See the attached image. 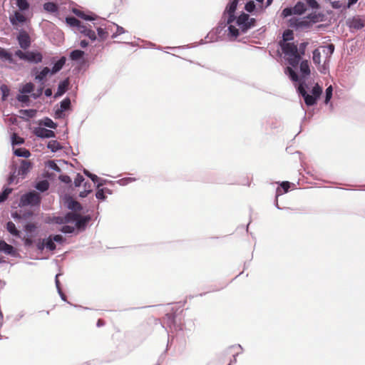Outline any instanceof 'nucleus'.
<instances>
[{"instance_id": "1", "label": "nucleus", "mask_w": 365, "mask_h": 365, "mask_svg": "<svg viewBox=\"0 0 365 365\" xmlns=\"http://www.w3.org/2000/svg\"><path fill=\"white\" fill-rule=\"evenodd\" d=\"M237 4L238 0H230L222 17L224 27L227 26V37L230 40L236 39L240 34L255 26V19L251 18L247 14L242 12L237 17L235 16Z\"/></svg>"}, {"instance_id": "2", "label": "nucleus", "mask_w": 365, "mask_h": 365, "mask_svg": "<svg viewBox=\"0 0 365 365\" xmlns=\"http://www.w3.org/2000/svg\"><path fill=\"white\" fill-rule=\"evenodd\" d=\"M300 76L297 75L295 71L292 68L287 67L284 73L289 78L295 83H298L297 91L304 98V102L307 106H312L316 104L317 98L307 93L306 89L308 86L305 83L307 78L310 75V68L309 62L307 60L302 61L299 65Z\"/></svg>"}, {"instance_id": "3", "label": "nucleus", "mask_w": 365, "mask_h": 365, "mask_svg": "<svg viewBox=\"0 0 365 365\" xmlns=\"http://www.w3.org/2000/svg\"><path fill=\"white\" fill-rule=\"evenodd\" d=\"M90 217H81L78 214L68 212L65 216L53 217V222L63 225L60 230L66 234L73 233L76 230H83L90 220Z\"/></svg>"}, {"instance_id": "4", "label": "nucleus", "mask_w": 365, "mask_h": 365, "mask_svg": "<svg viewBox=\"0 0 365 365\" xmlns=\"http://www.w3.org/2000/svg\"><path fill=\"white\" fill-rule=\"evenodd\" d=\"M334 51V46L331 43L320 46L313 51V62L321 73H326L328 71L329 63Z\"/></svg>"}, {"instance_id": "5", "label": "nucleus", "mask_w": 365, "mask_h": 365, "mask_svg": "<svg viewBox=\"0 0 365 365\" xmlns=\"http://www.w3.org/2000/svg\"><path fill=\"white\" fill-rule=\"evenodd\" d=\"M281 48L284 58L288 63L291 66L289 68H297L299 62L301 61L300 53L298 52V47L294 43L292 42H282L281 43Z\"/></svg>"}, {"instance_id": "6", "label": "nucleus", "mask_w": 365, "mask_h": 365, "mask_svg": "<svg viewBox=\"0 0 365 365\" xmlns=\"http://www.w3.org/2000/svg\"><path fill=\"white\" fill-rule=\"evenodd\" d=\"M319 8L320 6L316 0H300L294 6V14L302 15L309 9L315 11Z\"/></svg>"}, {"instance_id": "7", "label": "nucleus", "mask_w": 365, "mask_h": 365, "mask_svg": "<svg viewBox=\"0 0 365 365\" xmlns=\"http://www.w3.org/2000/svg\"><path fill=\"white\" fill-rule=\"evenodd\" d=\"M255 1L256 4L254 1H250L247 2L245 6V9L247 12L256 16L264 13L267 9L266 4L264 3V0Z\"/></svg>"}, {"instance_id": "8", "label": "nucleus", "mask_w": 365, "mask_h": 365, "mask_svg": "<svg viewBox=\"0 0 365 365\" xmlns=\"http://www.w3.org/2000/svg\"><path fill=\"white\" fill-rule=\"evenodd\" d=\"M32 168V165L29 161L22 160L21 165L17 170V174L16 175V172H14L8 179V182L9 184L12 183L16 177H19L21 179H24L26 175L29 173L30 170Z\"/></svg>"}, {"instance_id": "9", "label": "nucleus", "mask_w": 365, "mask_h": 365, "mask_svg": "<svg viewBox=\"0 0 365 365\" xmlns=\"http://www.w3.org/2000/svg\"><path fill=\"white\" fill-rule=\"evenodd\" d=\"M41 202V197L38 193L30 192L21 196L20 203L23 206L38 205Z\"/></svg>"}, {"instance_id": "10", "label": "nucleus", "mask_w": 365, "mask_h": 365, "mask_svg": "<svg viewBox=\"0 0 365 365\" xmlns=\"http://www.w3.org/2000/svg\"><path fill=\"white\" fill-rule=\"evenodd\" d=\"M64 242V238L60 235H56L54 236H49L44 239V245L46 248L50 251H53L56 249L55 242L62 244Z\"/></svg>"}, {"instance_id": "11", "label": "nucleus", "mask_w": 365, "mask_h": 365, "mask_svg": "<svg viewBox=\"0 0 365 365\" xmlns=\"http://www.w3.org/2000/svg\"><path fill=\"white\" fill-rule=\"evenodd\" d=\"M9 19L11 24L14 26H21L26 21V16L20 11H14Z\"/></svg>"}, {"instance_id": "12", "label": "nucleus", "mask_w": 365, "mask_h": 365, "mask_svg": "<svg viewBox=\"0 0 365 365\" xmlns=\"http://www.w3.org/2000/svg\"><path fill=\"white\" fill-rule=\"evenodd\" d=\"M34 133L36 136L41 138H51L56 136L53 130L42 127L35 128Z\"/></svg>"}, {"instance_id": "13", "label": "nucleus", "mask_w": 365, "mask_h": 365, "mask_svg": "<svg viewBox=\"0 0 365 365\" xmlns=\"http://www.w3.org/2000/svg\"><path fill=\"white\" fill-rule=\"evenodd\" d=\"M51 61L53 63V66L51 69V75H53L62 69L66 63V58L65 56H62L58 61H55V58H52Z\"/></svg>"}, {"instance_id": "14", "label": "nucleus", "mask_w": 365, "mask_h": 365, "mask_svg": "<svg viewBox=\"0 0 365 365\" xmlns=\"http://www.w3.org/2000/svg\"><path fill=\"white\" fill-rule=\"evenodd\" d=\"M43 56L38 51H26V61L30 63H38L42 61Z\"/></svg>"}, {"instance_id": "15", "label": "nucleus", "mask_w": 365, "mask_h": 365, "mask_svg": "<svg viewBox=\"0 0 365 365\" xmlns=\"http://www.w3.org/2000/svg\"><path fill=\"white\" fill-rule=\"evenodd\" d=\"M18 41L20 47L23 49H26L31 44L30 37L26 32L19 34L18 36Z\"/></svg>"}, {"instance_id": "16", "label": "nucleus", "mask_w": 365, "mask_h": 365, "mask_svg": "<svg viewBox=\"0 0 365 365\" xmlns=\"http://www.w3.org/2000/svg\"><path fill=\"white\" fill-rule=\"evenodd\" d=\"M81 34H83L86 36H88L91 40L94 41L96 38V35L94 31L90 27H88L86 25L82 24L79 29L78 30Z\"/></svg>"}, {"instance_id": "17", "label": "nucleus", "mask_w": 365, "mask_h": 365, "mask_svg": "<svg viewBox=\"0 0 365 365\" xmlns=\"http://www.w3.org/2000/svg\"><path fill=\"white\" fill-rule=\"evenodd\" d=\"M0 252H3L6 255L14 256L16 254V250L13 246L7 244L4 240H1L0 241Z\"/></svg>"}, {"instance_id": "18", "label": "nucleus", "mask_w": 365, "mask_h": 365, "mask_svg": "<svg viewBox=\"0 0 365 365\" xmlns=\"http://www.w3.org/2000/svg\"><path fill=\"white\" fill-rule=\"evenodd\" d=\"M71 106V100L66 98L61 102L60 108L56 110V115L58 118L61 117L63 112L69 109Z\"/></svg>"}, {"instance_id": "19", "label": "nucleus", "mask_w": 365, "mask_h": 365, "mask_svg": "<svg viewBox=\"0 0 365 365\" xmlns=\"http://www.w3.org/2000/svg\"><path fill=\"white\" fill-rule=\"evenodd\" d=\"M51 69L48 67H44L41 71L37 72L35 76V80L38 82L44 83V81L48 74H51Z\"/></svg>"}, {"instance_id": "20", "label": "nucleus", "mask_w": 365, "mask_h": 365, "mask_svg": "<svg viewBox=\"0 0 365 365\" xmlns=\"http://www.w3.org/2000/svg\"><path fill=\"white\" fill-rule=\"evenodd\" d=\"M68 86V81L64 80L59 83L58 86V89L56 93H55V98L61 96L67 90Z\"/></svg>"}, {"instance_id": "21", "label": "nucleus", "mask_w": 365, "mask_h": 365, "mask_svg": "<svg viewBox=\"0 0 365 365\" xmlns=\"http://www.w3.org/2000/svg\"><path fill=\"white\" fill-rule=\"evenodd\" d=\"M349 26L351 28L355 29H361L364 26V23L362 19H361L359 17L354 18L349 24Z\"/></svg>"}, {"instance_id": "22", "label": "nucleus", "mask_w": 365, "mask_h": 365, "mask_svg": "<svg viewBox=\"0 0 365 365\" xmlns=\"http://www.w3.org/2000/svg\"><path fill=\"white\" fill-rule=\"evenodd\" d=\"M66 21L69 26L71 28H75L77 31L79 29V27L82 25L81 21L76 19L75 17H67L66 19Z\"/></svg>"}, {"instance_id": "23", "label": "nucleus", "mask_w": 365, "mask_h": 365, "mask_svg": "<svg viewBox=\"0 0 365 365\" xmlns=\"http://www.w3.org/2000/svg\"><path fill=\"white\" fill-rule=\"evenodd\" d=\"M6 229L8 232L15 237H20V232L16 229L15 224L9 221L6 224Z\"/></svg>"}, {"instance_id": "24", "label": "nucleus", "mask_w": 365, "mask_h": 365, "mask_svg": "<svg viewBox=\"0 0 365 365\" xmlns=\"http://www.w3.org/2000/svg\"><path fill=\"white\" fill-rule=\"evenodd\" d=\"M111 30L110 24L107 26L105 29L101 27L97 28L98 35L101 40H104L107 38L109 31Z\"/></svg>"}, {"instance_id": "25", "label": "nucleus", "mask_w": 365, "mask_h": 365, "mask_svg": "<svg viewBox=\"0 0 365 365\" xmlns=\"http://www.w3.org/2000/svg\"><path fill=\"white\" fill-rule=\"evenodd\" d=\"M34 89V85L32 83H27L21 87L19 92L20 93L28 95L31 93Z\"/></svg>"}, {"instance_id": "26", "label": "nucleus", "mask_w": 365, "mask_h": 365, "mask_svg": "<svg viewBox=\"0 0 365 365\" xmlns=\"http://www.w3.org/2000/svg\"><path fill=\"white\" fill-rule=\"evenodd\" d=\"M290 187V183L287 181L282 182L281 183V187H277L276 190V197L277 198L278 196L282 195V190L284 192H287Z\"/></svg>"}, {"instance_id": "27", "label": "nucleus", "mask_w": 365, "mask_h": 365, "mask_svg": "<svg viewBox=\"0 0 365 365\" xmlns=\"http://www.w3.org/2000/svg\"><path fill=\"white\" fill-rule=\"evenodd\" d=\"M47 148L53 153L62 148V146L57 140H51L47 145Z\"/></svg>"}, {"instance_id": "28", "label": "nucleus", "mask_w": 365, "mask_h": 365, "mask_svg": "<svg viewBox=\"0 0 365 365\" xmlns=\"http://www.w3.org/2000/svg\"><path fill=\"white\" fill-rule=\"evenodd\" d=\"M40 124L52 129H56L57 128V124L49 118H43L41 121Z\"/></svg>"}, {"instance_id": "29", "label": "nucleus", "mask_w": 365, "mask_h": 365, "mask_svg": "<svg viewBox=\"0 0 365 365\" xmlns=\"http://www.w3.org/2000/svg\"><path fill=\"white\" fill-rule=\"evenodd\" d=\"M0 58L4 61H7L9 63L13 62L12 56L7 52L5 49L0 47Z\"/></svg>"}, {"instance_id": "30", "label": "nucleus", "mask_w": 365, "mask_h": 365, "mask_svg": "<svg viewBox=\"0 0 365 365\" xmlns=\"http://www.w3.org/2000/svg\"><path fill=\"white\" fill-rule=\"evenodd\" d=\"M73 12L76 16H78V17H80V18H81L83 19H85V20L91 21V20H94L95 19L94 16H93L91 15L85 14L83 11H81L79 9H73Z\"/></svg>"}, {"instance_id": "31", "label": "nucleus", "mask_w": 365, "mask_h": 365, "mask_svg": "<svg viewBox=\"0 0 365 365\" xmlns=\"http://www.w3.org/2000/svg\"><path fill=\"white\" fill-rule=\"evenodd\" d=\"M14 153L18 157L29 158L31 155L30 152L26 148L16 149Z\"/></svg>"}, {"instance_id": "32", "label": "nucleus", "mask_w": 365, "mask_h": 365, "mask_svg": "<svg viewBox=\"0 0 365 365\" xmlns=\"http://www.w3.org/2000/svg\"><path fill=\"white\" fill-rule=\"evenodd\" d=\"M16 5L20 11H26L29 8V4L27 0H16Z\"/></svg>"}, {"instance_id": "33", "label": "nucleus", "mask_w": 365, "mask_h": 365, "mask_svg": "<svg viewBox=\"0 0 365 365\" xmlns=\"http://www.w3.org/2000/svg\"><path fill=\"white\" fill-rule=\"evenodd\" d=\"M43 9L48 12L54 13L58 11L57 5L53 2H48L44 4Z\"/></svg>"}, {"instance_id": "34", "label": "nucleus", "mask_w": 365, "mask_h": 365, "mask_svg": "<svg viewBox=\"0 0 365 365\" xmlns=\"http://www.w3.org/2000/svg\"><path fill=\"white\" fill-rule=\"evenodd\" d=\"M49 187V184L47 180H42L36 185V188L41 192L46 191Z\"/></svg>"}, {"instance_id": "35", "label": "nucleus", "mask_w": 365, "mask_h": 365, "mask_svg": "<svg viewBox=\"0 0 365 365\" xmlns=\"http://www.w3.org/2000/svg\"><path fill=\"white\" fill-rule=\"evenodd\" d=\"M84 52L81 50H74L71 52L70 57L73 61H77L83 58Z\"/></svg>"}, {"instance_id": "36", "label": "nucleus", "mask_w": 365, "mask_h": 365, "mask_svg": "<svg viewBox=\"0 0 365 365\" xmlns=\"http://www.w3.org/2000/svg\"><path fill=\"white\" fill-rule=\"evenodd\" d=\"M113 27H116V31L115 33H113V35L111 36V37L113 38H116L118 35L125 33V29L122 26H120L117 24L112 23V24H110V28H113Z\"/></svg>"}, {"instance_id": "37", "label": "nucleus", "mask_w": 365, "mask_h": 365, "mask_svg": "<svg viewBox=\"0 0 365 365\" xmlns=\"http://www.w3.org/2000/svg\"><path fill=\"white\" fill-rule=\"evenodd\" d=\"M68 207L70 210L78 211L82 209L81 204L76 201L71 200L68 202Z\"/></svg>"}, {"instance_id": "38", "label": "nucleus", "mask_w": 365, "mask_h": 365, "mask_svg": "<svg viewBox=\"0 0 365 365\" xmlns=\"http://www.w3.org/2000/svg\"><path fill=\"white\" fill-rule=\"evenodd\" d=\"M11 188H4V190L1 192H0V202L5 201L7 199L9 195L11 192Z\"/></svg>"}, {"instance_id": "39", "label": "nucleus", "mask_w": 365, "mask_h": 365, "mask_svg": "<svg viewBox=\"0 0 365 365\" xmlns=\"http://www.w3.org/2000/svg\"><path fill=\"white\" fill-rule=\"evenodd\" d=\"M322 93V88L321 86H319V84H316L312 90V96L316 97V98H319V96H321Z\"/></svg>"}, {"instance_id": "40", "label": "nucleus", "mask_w": 365, "mask_h": 365, "mask_svg": "<svg viewBox=\"0 0 365 365\" xmlns=\"http://www.w3.org/2000/svg\"><path fill=\"white\" fill-rule=\"evenodd\" d=\"M24 143V140L22 138L18 136L17 134L14 133L11 135L12 145H21V144H23Z\"/></svg>"}, {"instance_id": "41", "label": "nucleus", "mask_w": 365, "mask_h": 365, "mask_svg": "<svg viewBox=\"0 0 365 365\" xmlns=\"http://www.w3.org/2000/svg\"><path fill=\"white\" fill-rule=\"evenodd\" d=\"M332 92H333V88L331 86H329L327 89H326V95H325V100H324V103L326 104H328L329 102L330 101L331 97H332Z\"/></svg>"}, {"instance_id": "42", "label": "nucleus", "mask_w": 365, "mask_h": 365, "mask_svg": "<svg viewBox=\"0 0 365 365\" xmlns=\"http://www.w3.org/2000/svg\"><path fill=\"white\" fill-rule=\"evenodd\" d=\"M294 14V7H287L283 9L282 12V16L284 18H287L291 15Z\"/></svg>"}, {"instance_id": "43", "label": "nucleus", "mask_w": 365, "mask_h": 365, "mask_svg": "<svg viewBox=\"0 0 365 365\" xmlns=\"http://www.w3.org/2000/svg\"><path fill=\"white\" fill-rule=\"evenodd\" d=\"M16 99L23 103H27L29 101V97L27 94L20 93L16 96Z\"/></svg>"}, {"instance_id": "44", "label": "nucleus", "mask_w": 365, "mask_h": 365, "mask_svg": "<svg viewBox=\"0 0 365 365\" xmlns=\"http://www.w3.org/2000/svg\"><path fill=\"white\" fill-rule=\"evenodd\" d=\"M293 38V34L291 31L287 30L283 34V42H289Z\"/></svg>"}, {"instance_id": "45", "label": "nucleus", "mask_w": 365, "mask_h": 365, "mask_svg": "<svg viewBox=\"0 0 365 365\" xmlns=\"http://www.w3.org/2000/svg\"><path fill=\"white\" fill-rule=\"evenodd\" d=\"M36 227L33 223H29V224L26 225V226H25V231L28 234H31V233L34 232L36 231Z\"/></svg>"}, {"instance_id": "46", "label": "nucleus", "mask_w": 365, "mask_h": 365, "mask_svg": "<svg viewBox=\"0 0 365 365\" xmlns=\"http://www.w3.org/2000/svg\"><path fill=\"white\" fill-rule=\"evenodd\" d=\"M294 20H291V24L293 25L294 24ZM294 23H295V26L297 27H299V28H302V27H305L307 26V21H304V20H297V19H295L294 20Z\"/></svg>"}, {"instance_id": "47", "label": "nucleus", "mask_w": 365, "mask_h": 365, "mask_svg": "<svg viewBox=\"0 0 365 365\" xmlns=\"http://www.w3.org/2000/svg\"><path fill=\"white\" fill-rule=\"evenodd\" d=\"M1 91L2 92V100L5 101L9 95V89L6 86H2L1 87Z\"/></svg>"}, {"instance_id": "48", "label": "nucleus", "mask_w": 365, "mask_h": 365, "mask_svg": "<svg viewBox=\"0 0 365 365\" xmlns=\"http://www.w3.org/2000/svg\"><path fill=\"white\" fill-rule=\"evenodd\" d=\"M306 19H309V21H311L313 23H316L319 21V16H318V15H317L315 14V12H312V13L309 14V15H307L306 16Z\"/></svg>"}, {"instance_id": "49", "label": "nucleus", "mask_w": 365, "mask_h": 365, "mask_svg": "<svg viewBox=\"0 0 365 365\" xmlns=\"http://www.w3.org/2000/svg\"><path fill=\"white\" fill-rule=\"evenodd\" d=\"M84 180V178L83 177L80 175V174H78L76 175V177L74 179V185L76 187H79L81 183L83 182V181Z\"/></svg>"}, {"instance_id": "50", "label": "nucleus", "mask_w": 365, "mask_h": 365, "mask_svg": "<svg viewBox=\"0 0 365 365\" xmlns=\"http://www.w3.org/2000/svg\"><path fill=\"white\" fill-rule=\"evenodd\" d=\"M307 44L308 43L306 42L301 43L299 44V46L298 48V52H299V53H300L301 57L304 55L305 49H306Z\"/></svg>"}, {"instance_id": "51", "label": "nucleus", "mask_w": 365, "mask_h": 365, "mask_svg": "<svg viewBox=\"0 0 365 365\" xmlns=\"http://www.w3.org/2000/svg\"><path fill=\"white\" fill-rule=\"evenodd\" d=\"M83 173H84V174H85L86 175H87L88 177H89L93 182H95V183H96V182H98V176H97V175H94V174L91 173L90 172H88V170H84Z\"/></svg>"}, {"instance_id": "52", "label": "nucleus", "mask_w": 365, "mask_h": 365, "mask_svg": "<svg viewBox=\"0 0 365 365\" xmlns=\"http://www.w3.org/2000/svg\"><path fill=\"white\" fill-rule=\"evenodd\" d=\"M15 56H16L17 57H19L20 59L25 60V61H26V52H23V51H21V50H17V51L15 52Z\"/></svg>"}, {"instance_id": "53", "label": "nucleus", "mask_w": 365, "mask_h": 365, "mask_svg": "<svg viewBox=\"0 0 365 365\" xmlns=\"http://www.w3.org/2000/svg\"><path fill=\"white\" fill-rule=\"evenodd\" d=\"M96 198H98L99 200H105L106 196L104 195L103 190V189L98 190L96 192Z\"/></svg>"}, {"instance_id": "54", "label": "nucleus", "mask_w": 365, "mask_h": 365, "mask_svg": "<svg viewBox=\"0 0 365 365\" xmlns=\"http://www.w3.org/2000/svg\"><path fill=\"white\" fill-rule=\"evenodd\" d=\"M22 112L26 114L30 118L34 117L35 115V114H36V110H33V109L24 110H22Z\"/></svg>"}, {"instance_id": "55", "label": "nucleus", "mask_w": 365, "mask_h": 365, "mask_svg": "<svg viewBox=\"0 0 365 365\" xmlns=\"http://www.w3.org/2000/svg\"><path fill=\"white\" fill-rule=\"evenodd\" d=\"M133 180V179L131 178H123V179H121V180H119V183L121 185H127L128 183L132 182Z\"/></svg>"}, {"instance_id": "56", "label": "nucleus", "mask_w": 365, "mask_h": 365, "mask_svg": "<svg viewBox=\"0 0 365 365\" xmlns=\"http://www.w3.org/2000/svg\"><path fill=\"white\" fill-rule=\"evenodd\" d=\"M331 6L334 9H340L342 6V4L339 1H335L331 2Z\"/></svg>"}, {"instance_id": "57", "label": "nucleus", "mask_w": 365, "mask_h": 365, "mask_svg": "<svg viewBox=\"0 0 365 365\" xmlns=\"http://www.w3.org/2000/svg\"><path fill=\"white\" fill-rule=\"evenodd\" d=\"M37 247L39 250H41V251L46 248V245H44V239L41 242H39L38 243Z\"/></svg>"}, {"instance_id": "58", "label": "nucleus", "mask_w": 365, "mask_h": 365, "mask_svg": "<svg viewBox=\"0 0 365 365\" xmlns=\"http://www.w3.org/2000/svg\"><path fill=\"white\" fill-rule=\"evenodd\" d=\"M91 192V190H85L84 191H82L80 192V197H86L89 192Z\"/></svg>"}, {"instance_id": "59", "label": "nucleus", "mask_w": 365, "mask_h": 365, "mask_svg": "<svg viewBox=\"0 0 365 365\" xmlns=\"http://www.w3.org/2000/svg\"><path fill=\"white\" fill-rule=\"evenodd\" d=\"M45 96H47V97H50L52 96V90L51 88H46L45 90Z\"/></svg>"}, {"instance_id": "60", "label": "nucleus", "mask_w": 365, "mask_h": 365, "mask_svg": "<svg viewBox=\"0 0 365 365\" xmlns=\"http://www.w3.org/2000/svg\"><path fill=\"white\" fill-rule=\"evenodd\" d=\"M88 43L86 40H82L80 43V46L82 48H86L88 46Z\"/></svg>"}, {"instance_id": "61", "label": "nucleus", "mask_w": 365, "mask_h": 365, "mask_svg": "<svg viewBox=\"0 0 365 365\" xmlns=\"http://www.w3.org/2000/svg\"><path fill=\"white\" fill-rule=\"evenodd\" d=\"M358 1V0H349L347 7H350Z\"/></svg>"}, {"instance_id": "62", "label": "nucleus", "mask_w": 365, "mask_h": 365, "mask_svg": "<svg viewBox=\"0 0 365 365\" xmlns=\"http://www.w3.org/2000/svg\"><path fill=\"white\" fill-rule=\"evenodd\" d=\"M58 274H56V285L57 289L59 290V289H61V288H60L59 281L58 279Z\"/></svg>"}, {"instance_id": "63", "label": "nucleus", "mask_w": 365, "mask_h": 365, "mask_svg": "<svg viewBox=\"0 0 365 365\" xmlns=\"http://www.w3.org/2000/svg\"><path fill=\"white\" fill-rule=\"evenodd\" d=\"M61 299L63 300V301H66V296L65 294L62 292L61 289H59L58 290Z\"/></svg>"}, {"instance_id": "64", "label": "nucleus", "mask_w": 365, "mask_h": 365, "mask_svg": "<svg viewBox=\"0 0 365 365\" xmlns=\"http://www.w3.org/2000/svg\"><path fill=\"white\" fill-rule=\"evenodd\" d=\"M62 180H63V182H70V181H71L70 178H69L68 176H63V177L62 178Z\"/></svg>"}]
</instances>
